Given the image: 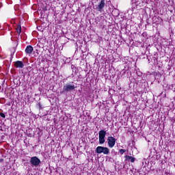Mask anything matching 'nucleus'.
Returning <instances> with one entry per match:
<instances>
[{"label":"nucleus","mask_w":175,"mask_h":175,"mask_svg":"<svg viewBox=\"0 0 175 175\" xmlns=\"http://www.w3.org/2000/svg\"><path fill=\"white\" fill-rule=\"evenodd\" d=\"M96 154H104V155H109L110 150L107 147L98 146L96 148Z\"/></svg>","instance_id":"obj_1"},{"label":"nucleus","mask_w":175,"mask_h":175,"mask_svg":"<svg viewBox=\"0 0 175 175\" xmlns=\"http://www.w3.org/2000/svg\"><path fill=\"white\" fill-rule=\"evenodd\" d=\"M38 5L39 10H42V12L47 11V8H49V5H47V1H38Z\"/></svg>","instance_id":"obj_2"},{"label":"nucleus","mask_w":175,"mask_h":175,"mask_svg":"<svg viewBox=\"0 0 175 175\" xmlns=\"http://www.w3.org/2000/svg\"><path fill=\"white\" fill-rule=\"evenodd\" d=\"M105 137H106V131L101 130L98 132L99 144H103L105 142Z\"/></svg>","instance_id":"obj_3"},{"label":"nucleus","mask_w":175,"mask_h":175,"mask_svg":"<svg viewBox=\"0 0 175 175\" xmlns=\"http://www.w3.org/2000/svg\"><path fill=\"white\" fill-rule=\"evenodd\" d=\"M76 88L75 85L71 84H66V85L63 88V91L61 92V94H64V92H69V91H73Z\"/></svg>","instance_id":"obj_4"},{"label":"nucleus","mask_w":175,"mask_h":175,"mask_svg":"<svg viewBox=\"0 0 175 175\" xmlns=\"http://www.w3.org/2000/svg\"><path fill=\"white\" fill-rule=\"evenodd\" d=\"M30 163L32 166H39L40 165V160L38 157L34 156L30 159Z\"/></svg>","instance_id":"obj_5"},{"label":"nucleus","mask_w":175,"mask_h":175,"mask_svg":"<svg viewBox=\"0 0 175 175\" xmlns=\"http://www.w3.org/2000/svg\"><path fill=\"white\" fill-rule=\"evenodd\" d=\"M107 142L109 148H113L116 146V139L114 137H108Z\"/></svg>","instance_id":"obj_6"},{"label":"nucleus","mask_w":175,"mask_h":175,"mask_svg":"<svg viewBox=\"0 0 175 175\" xmlns=\"http://www.w3.org/2000/svg\"><path fill=\"white\" fill-rule=\"evenodd\" d=\"M15 68H19L20 69H23L24 68V63L21 61H16L14 63Z\"/></svg>","instance_id":"obj_7"},{"label":"nucleus","mask_w":175,"mask_h":175,"mask_svg":"<svg viewBox=\"0 0 175 175\" xmlns=\"http://www.w3.org/2000/svg\"><path fill=\"white\" fill-rule=\"evenodd\" d=\"M26 54H32L33 51V47L31 45H28L25 50Z\"/></svg>","instance_id":"obj_8"},{"label":"nucleus","mask_w":175,"mask_h":175,"mask_svg":"<svg viewBox=\"0 0 175 175\" xmlns=\"http://www.w3.org/2000/svg\"><path fill=\"white\" fill-rule=\"evenodd\" d=\"M124 158L126 159V161H130L131 163H133L135 161H136V158L129 155H126Z\"/></svg>","instance_id":"obj_9"},{"label":"nucleus","mask_w":175,"mask_h":175,"mask_svg":"<svg viewBox=\"0 0 175 175\" xmlns=\"http://www.w3.org/2000/svg\"><path fill=\"white\" fill-rule=\"evenodd\" d=\"M105 5H106V3H105V1H101L98 8H96L98 10V12H102V9L105 8Z\"/></svg>","instance_id":"obj_10"},{"label":"nucleus","mask_w":175,"mask_h":175,"mask_svg":"<svg viewBox=\"0 0 175 175\" xmlns=\"http://www.w3.org/2000/svg\"><path fill=\"white\" fill-rule=\"evenodd\" d=\"M16 31H17L18 35H20V33H21V25H20V24L17 25Z\"/></svg>","instance_id":"obj_11"},{"label":"nucleus","mask_w":175,"mask_h":175,"mask_svg":"<svg viewBox=\"0 0 175 175\" xmlns=\"http://www.w3.org/2000/svg\"><path fill=\"white\" fill-rule=\"evenodd\" d=\"M119 152H120V154L121 155H122V154H124V152H126V150L125 149H120V150H119Z\"/></svg>","instance_id":"obj_12"},{"label":"nucleus","mask_w":175,"mask_h":175,"mask_svg":"<svg viewBox=\"0 0 175 175\" xmlns=\"http://www.w3.org/2000/svg\"><path fill=\"white\" fill-rule=\"evenodd\" d=\"M0 117L2 118H6V116L3 113H0Z\"/></svg>","instance_id":"obj_13"},{"label":"nucleus","mask_w":175,"mask_h":175,"mask_svg":"<svg viewBox=\"0 0 175 175\" xmlns=\"http://www.w3.org/2000/svg\"><path fill=\"white\" fill-rule=\"evenodd\" d=\"M3 161V159H1V160H0V162H2Z\"/></svg>","instance_id":"obj_14"},{"label":"nucleus","mask_w":175,"mask_h":175,"mask_svg":"<svg viewBox=\"0 0 175 175\" xmlns=\"http://www.w3.org/2000/svg\"><path fill=\"white\" fill-rule=\"evenodd\" d=\"M36 51H38V49H36Z\"/></svg>","instance_id":"obj_15"},{"label":"nucleus","mask_w":175,"mask_h":175,"mask_svg":"<svg viewBox=\"0 0 175 175\" xmlns=\"http://www.w3.org/2000/svg\"><path fill=\"white\" fill-rule=\"evenodd\" d=\"M39 105L40 106V103H39Z\"/></svg>","instance_id":"obj_16"}]
</instances>
